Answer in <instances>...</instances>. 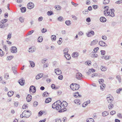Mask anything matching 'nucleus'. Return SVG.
<instances>
[{"instance_id": "obj_11", "label": "nucleus", "mask_w": 122, "mask_h": 122, "mask_svg": "<svg viewBox=\"0 0 122 122\" xmlns=\"http://www.w3.org/2000/svg\"><path fill=\"white\" fill-rule=\"evenodd\" d=\"M99 45L101 46H107V44L103 41H100L99 43Z\"/></svg>"}, {"instance_id": "obj_63", "label": "nucleus", "mask_w": 122, "mask_h": 122, "mask_svg": "<svg viewBox=\"0 0 122 122\" xmlns=\"http://www.w3.org/2000/svg\"><path fill=\"white\" fill-rule=\"evenodd\" d=\"M122 90V88H120L117 90V92L118 93H119L120 92V91Z\"/></svg>"}, {"instance_id": "obj_60", "label": "nucleus", "mask_w": 122, "mask_h": 122, "mask_svg": "<svg viewBox=\"0 0 122 122\" xmlns=\"http://www.w3.org/2000/svg\"><path fill=\"white\" fill-rule=\"evenodd\" d=\"M116 113V112L114 111H112L111 112L110 114L111 115H113Z\"/></svg>"}, {"instance_id": "obj_39", "label": "nucleus", "mask_w": 122, "mask_h": 122, "mask_svg": "<svg viewBox=\"0 0 122 122\" xmlns=\"http://www.w3.org/2000/svg\"><path fill=\"white\" fill-rule=\"evenodd\" d=\"M66 110V108H64L60 110L58 112H64Z\"/></svg>"}, {"instance_id": "obj_32", "label": "nucleus", "mask_w": 122, "mask_h": 122, "mask_svg": "<svg viewBox=\"0 0 122 122\" xmlns=\"http://www.w3.org/2000/svg\"><path fill=\"white\" fill-rule=\"evenodd\" d=\"M20 10H21V12L22 13H24L26 11V8L25 7H23L20 8Z\"/></svg>"}, {"instance_id": "obj_35", "label": "nucleus", "mask_w": 122, "mask_h": 122, "mask_svg": "<svg viewBox=\"0 0 122 122\" xmlns=\"http://www.w3.org/2000/svg\"><path fill=\"white\" fill-rule=\"evenodd\" d=\"M66 24L67 25H70L71 24V21L69 20H66L65 22Z\"/></svg>"}, {"instance_id": "obj_37", "label": "nucleus", "mask_w": 122, "mask_h": 122, "mask_svg": "<svg viewBox=\"0 0 122 122\" xmlns=\"http://www.w3.org/2000/svg\"><path fill=\"white\" fill-rule=\"evenodd\" d=\"M47 14L48 15H51L53 14V12L51 11H48L47 12Z\"/></svg>"}, {"instance_id": "obj_30", "label": "nucleus", "mask_w": 122, "mask_h": 122, "mask_svg": "<svg viewBox=\"0 0 122 122\" xmlns=\"http://www.w3.org/2000/svg\"><path fill=\"white\" fill-rule=\"evenodd\" d=\"M86 121L87 122H94V119L92 118L87 119Z\"/></svg>"}, {"instance_id": "obj_10", "label": "nucleus", "mask_w": 122, "mask_h": 122, "mask_svg": "<svg viewBox=\"0 0 122 122\" xmlns=\"http://www.w3.org/2000/svg\"><path fill=\"white\" fill-rule=\"evenodd\" d=\"M76 84L72 83L71 84L70 86V87L71 89L73 90H76Z\"/></svg>"}, {"instance_id": "obj_23", "label": "nucleus", "mask_w": 122, "mask_h": 122, "mask_svg": "<svg viewBox=\"0 0 122 122\" xmlns=\"http://www.w3.org/2000/svg\"><path fill=\"white\" fill-rule=\"evenodd\" d=\"M105 86V84H101L100 86L101 90H104Z\"/></svg>"}, {"instance_id": "obj_58", "label": "nucleus", "mask_w": 122, "mask_h": 122, "mask_svg": "<svg viewBox=\"0 0 122 122\" xmlns=\"http://www.w3.org/2000/svg\"><path fill=\"white\" fill-rule=\"evenodd\" d=\"M38 103L37 102L35 101L34 103V106L35 107H36L38 105Z\"/></svg>"}, {"instance_id": "obj_15", "label": "nucleus", "mask_w": 122, "mask_h": 122, "mask_svg": "<svg viewBox=\"0 0 122 122\" xmlns=\"http://www.w3.org/2000/svg\"><path fill=\"white\" fill-rule=\"evenodd\" d=\"M32 98V97L31 95H30L28 94L27 96V97L26 98V100L27 101L29 102H30Z\"/></svg>"}, {"instance_id": "obj_21", "label": "nucleus", "mask_w": 122, "mask_h": 122, "mask_svg": "<svg viewBox=\"0 0 122 122\" xmlns=\"http://www.w3.org/2000/svg\"><path fill=\"white\" fill-rule=\"evenodd\" d=\"M109 57L110 56H103L101 57V58L102 59H104L107 60L109 59Z\"/></svg>"}, {"instance_id": "obj_57", "label": "nucleus", "mask_w": 122, "mask_h": 122, "mask_svg": "<svg viewBox=\"0 0 122 122\" xmlns=\"http://www.w3.org/2000/svg\"><path fill=\"white\" fill-rule=\"evenodd\" d=\"M47 31V30L45 28H43L41 30V32L42 33H44Z\"/></svg>"}, {"instance_id": "obj_45", "label": "nucleus", "mask_w": 122, "mask_h": 122, "mask_svg": "<svg viewBox=\"0 0 122 122\" xmlns=\"http://www.w3.org/2000/svg\"><path fill=\"white\" fill-rule=\"evenodd\" d=\"M4 78L6 80L9 78V75L8 74H6L4 75Z\"/></svg>"}, {"instance_id": "obj_42", "label": "nucleus", "mask_w": 122, "mask_h": 122, "mask_svg": "<svg viewBox=\"0 0 122 122\" xmlns=\"http://www.w3.org/2000/svg\"><path fill=\"white\" fill-rule=\"evenodd\" d=\"M13 56H8L7 58V59L8 60H11L13 58Z\"/></svg>"}, {"instance_id": "obj_14", "label": "nucleus", "mask_w": 122, "mask_h": 122, "mask_svg": "<svg viewBox=\"0 0 122 122\" xmlns=\"http://www.w3.org/2000/svg\"><path fill=\"white\" fill-rule=\"evenodd\" d=\"M55 72L56 74L59 75H60L61 73V71L59 68H57L55 69Z\"/></svg>"}, {"instance_id": "obj_64", "label": "nucleus", "mask_w": 122, "mask_h": 122, "mask_svg": "<svg viewBox=\"0 0 122 122\" xmlns=\"http://www.w3.org/2000/svg\"><path fill=\"white\" fill-rule=\"evenodd\" d=\"M56 122H61V119H57L56 120Z\"/></svg>"}, {"instance_id": "obj_61", "label": "nucleus", "mask_w": 122, "mask_h": 122, "mask_svg": "<svg viewBox=\"0 0 122 122\" xmlns=\"http://www.w3.org/2000/svg\"><path fill=\"white\" fill-rule=\"evenodd\" d=\"M43 19V17H42L41 16L38 18V21H41Z\"/></svg>"}, {"instance_id": "obj_4", "label": "nucleus", "mask_w": 122, "mask_h": 122, "mask_svg": "<svg viewBox=\"0 0 122 122\" xmlns=\"http://www.w3.org/2000/svg\"><path fill=\"white\" fill-rule=\"evenodd\" d=\"M106 99L108 102L111 103L113 100V98L112 95H108L106 97Z\"/></svg>"}, {"instance_id": "obj_52", "label": "nucleus", "mask_w": 122, "mask_h": 122, "mask_svg": "<svg viewBox=\"0 0 122 122\" xmlns=\"http://www.w3.org/2000/svg\"><path fill=\"white\" fill-rule=\"evenodd\" d=\"M11 34L9 33L7 36V39L8 40H9L11 37Z\"/></svg>"}, {"instance_id": "obj_3", "label": "nucleus", "mask_w": 122, "mask_h": 122, "mask_svg": "<svg viewBox=\"0 0 122 122\" xmlns=\"http://www.w3.org/2000/svg\"><path fill=\"white\" fill-rule=\"evenodd\" d=\"M114 11L115 10L114 9H111L109 11H107V14H108L107 15H109L113 17H114L115 15V14L114 13Z\"/></svg>"}, {"instance_id": "obj_27", "label": "nucleus", "mask_w": 122, "mask_h": 122, "mask_svg": "<svg viewBox=\"0 0 122 122\" xmlns=\"http://www.w3.org/2000/svg\"><path fill=\"white\" fill-rule=\"evenodd\" d=\"M55 7L57 10H60L61 9V7L59 5H56L55 6Z\"/></svg>"}, {"instance_id": "obj_55", "label": "nucleus", "mask_w": 122, "mask_h": 122, "mask_svg": "<svg viewBox=\"0 0 122 122\" xmlns=\"http://www.w3.org/2000/svg\"><path fill=\"white\" fill-rule=\"evenodd\" d=\"M51 87L53 89H56L57 88L55 87V86L54 84H52L51 85Z\"/></svg>"}, {"instance_id": "obj_25", "label": "nucleus", "mask_w": 122, "mask_h": 122, "mask_svg": "<svg viewBox=\"0 0 122 122\" xmlns=\"http://www.w3.org/2000/svg\"><path fill=\"white\" fill-rule=\"evenodd\" d=\"M114 107V105L110 103L108 106V108L109 109H112Z\"/></svg>"}, {"instance_id": "obj_22", "label": "nucleus", "mask_w": 122, "mask_h": 122, "mask_svg": "<svg viewBox=\"0 0 122 122\" xmlns=\"http://www.w3.org/2000/svg\"><path fill=\"white\" fill-rule=\"evenodd\" d=\"M100 21L102 22H104L106 21V18L103 17H101L100 19Z\"/></svg>"}, {"instance_id": "obj_44", "label": "nucleus", "mask_w": 122, "mask_h": 122, "mask_svg": "<svg viewBox=\"0 0 122 122\" xmlns=\"http://www.w3.org/2000/svg\"><path fill=\"white\" fill-rule=\"evenodd\" d=\"M4 54V52L1 49H0V56H3Z\"/></svg>"}, {"instance_id": "obj_49", "label": "nucleus", "mask_w": 122, "mask_h": 122, "mask_svg": "<svg viewBox=\"0 0 122 122\" xmlns=\"http://www.w3.org/2000/svg\"><path fill=\"white\" fill-rule=\"evenodd\" d=\"M87 105V103L85 102L84 103H83L82 105V107H85Z\"/></svg>"}, {"instance_id": "obj_38", "label": "nucleus", "mask_w": 122, "mask_h": 122, "mask_svg": "<svg viewBox=\"0 0 122 122\" xmlns=\"http://www.w3.org/2000/svg\"><path fill=\"white\" fill-rule=\"evenodd\" d=\"M89 11L88 9L85 10L83 11V13L84 14H87L89 12Z\"/></svg>"}, {"instance_id": "obj_40", "label": "nucleus", "mask_w": 122, "mask_h": 122, "mask_svg": "<svg viewBox=\"0 0 122 122\" xmlns=\"http://www.w3.org/2000/svg\"><path fill=\"white\" fill-rule=\"evenodd\" d=\"M110 2L109 0H104L103 4H108Z\"/></svg>"}, {"instance_id": "obj_20", "label": "nucleus", "mask_w": 122, "mask_h": 122, "mask_svg": "<svg viewBox=\"0 0 122 122\" xmlns=\"http://www.w3.org/2000/svg\"><path fill=\"white\" fill-rule=\"evenodd\" d=\"M64 56L66 59L68 60H70L71 58L70 55L68 54H65Z\"/></svg>"}, {"instance_id": "obj_2", "label": "nucleus", "mask_w": 122, "mask_h": 122, "mask_svg": "<svg viewBox=\"0 0 122 122\" xmlns=\"http://www.w3.org/2000/svg\"><path fill=\"white\" fill-rule=\"evenodd\" d=\"M22 114H24V117L27 118L29 117L31 115V112L30 111H29V110H27L24 111Z\"/></svg>"}, {"instance_id": "obj_18", "label": "nucleus", "mask_w": 122, "mask_h": 122, "mask_svg": "<svg viewBox=\"0 0 122 122\" xmlns=\"http://www.w3.org/2000/svg\"><path fill=\"white\" fill-rule=\"evenodd\" d=\"M109 112L107 111H105L102 113V116L103 117H106L109 115Z\"/></svg>"}, {"instance_id": "obj_24", "label": "nucleus", "mask_w": 122, "mask_h": 122, "mask_svg": "<svg viewBox=\"0 0 122 122\" xmlns=\"http://www.w3.org/2000/svg\"><path fill=\"white\" fill-rule=\"evenodd\" d=\"M14 92L13 91H11L8 92L7 93V95L9 97H11L13 94Z\"/></svg>"}, {"instance_id": "obj_56", "label": "nucleus", "mask_w": 122, "mask_h": 122, "mask_svg": "<svg viewBox=\"0 0 122 122\" xmlns=\"http://www.w3.org/2000/svg\"><path fill=\"white\" fill-rule=\"evenodd\" d=\"M117 78L118 80V81H119V82H121V79L120 78V76H117L116 77Z\"/></svg>"}, {"instance_id": "obj_47", "label": "nucleus", "mask_w": 122, "mask_h": 122, "mask_svg": "<svg viewBox=\"0 0 122 122\" xmlns=\"http://www.w3.org/2000/svg\"><path fill=\"white\" fill-rule=\"evenodd\" d=\"M28 107V106L27 105L25 104H24L22 106V108L23 109H26V108Z\"/></svg>"}, {"instance_id": "obj_5", "label": "nucleus", "mask_w": 122, "mask_h": 122, "mask_svg": "<svg viewBox=\"0 0 122 122\" xmlns=\"http://www.w3.org/2000/svg\"><path fill=\"white\" fill-rule=\"evenodd\" d=\"M83 76L81 73L79 72L77 73V79L81 80L83 78Z\"/></svg>"}, {"instance_id": "obj_36", "label": "nucleus", "mask_w": 122, "mask_h": 122, "mask_svg": "<svg viewBox=\"0 0 122 122\" xmlns=\"http://www.w3.org/2000/svg\"><path fill=\"white\" fill-rule=\"evenodd\" d=\"M68 51V49L67 48H66L64 49L63 51L64 53L65 54H66Z\"/></svg>"}, {"instance_id": "obj_31", "label": "nucleus", "mask_w": 122, "mask_h": 122, "mask_svg": "<svg viewBox=\"0 0 122 122\" xmlns=\"http://www.w3.org/2000/svg\"><path fill=\"white\" fill-rule=\"evenodd\" d=\"M29 62L31 67H34L35 65L34 62L33 61H29Z\"/></svg>"}, {"instance_id": "obj_9", "label": "nucleus", "mask_w": 122, "mask_h": 122, "mask_svg": "<svg viewBox=\"0 0 122 122\" xmlns=\"http://www.w3.org/2000/svg\"><path fill=\"white\" fill-rule=\"evenodd\" d=\"M36 48L34 46L31 47L29 48L28 51L29 52L32 53L35 51Z\"/></svg>"}, {"instance_id": "obj_48", "label": "nucleus", "mask_w": 122, "mask_h": 122, "mask_svg": "<svg viewBox=\"0 0 122 122\" xmlns=\"http://www.w3.org/2000/svg\"><path fill=\"white\" fill-rule=\"evenodd\" d=\"M62 40V39L61 38H60L59 39V40L57 41V43L59 45H60L61 44V43L62 42L61 41Z\"/></svg>"}, {"instance_id": "obj_62", "label": "nucleus", "mask_w": 122, "mask_h": 122, "mask_svg": "<svg viewBox=\"0 0 122 122\" xmlns=\"http://www.w3.org/2000/svg\"><path fill=\"white\" fill-rule=\"evenodd\" d=\"M47 60V59H46L45 58L44 59L42 60L41 61V62L43 64L45 63L46 62V61Z\"/></svg>"}, {"instance_id": "obj_6", "label": "nucleus", "mask_w": 122, "mask_h": 122, "mask_svg": "<svg viewBox=\"0 0 122 122\" xmlns=\"http://www.w3.org/2000/svg\"><path fill=\"white\" fill-rule=\"evenodd\" d=\"M34 6V4L33 3L31 2H29L28 4L27 5V8L29 9H31L33 8Z\"/></svg>"}, {"instance_id": "obj_46", "label": "nucleus", "mask_w": 122, "mask_h": 122, "mask_svg": "<svg viewBox=\"0 0 122 122\" xmlns=\"http://www.w3.org/2000/svg\"><path fill=\"white\" fill-rule=\"evenodd\" d=\"M24 19L22 17H20L19 18V20L20 22L22 23H23L24 22Z\"/></svg>"}, {"instance_id": "obj_28", "label": "nucleus", "mask_w": 122, "mask_h": 122, "mask_svg": "<svg viewBox=\"0 0 122 122\" xmlns=\"http://www.w3.org/2000/svg\"><path fill=\"white\" fill-rule=\"evenodd\" d=\"M51 100V99L50 98H47L45 100V102L46 103H48L50 102Z\"/></svg>"}, {"instance_id": "obj_26", "label": "nucleus", "mask_w": 122, "mask_h": 122, "mask_svg": "<svg viewBox=\"0 0 122 122\" xmlns=\"http://www.w3.org/2000/svg\"><path fill=\"white\" fill-rule=\"evenodd\" d=\"M49 93L47 92H44L43 94V97H48L49 96Z\"/></svg>"}, {"instance_id": "obj_7", "label": "nucleus", "mask_w": 122, "mask_h": 122, "mask_svg": "<svg viewBox=\"0 0 122 122\" xmlns=\"http://www.w3.org/2000/svg\"><path fill=\"white\" fill-rule=\"evenodd\" d=\"M94 32L93 31H91L86 33L87 37H89L93 36L94 35Z\"/></svg>"}, {"instance_id": "obj_12", "label": "nucleus", "mask_w": 122, "mask_h": 122, "mask_svg": "<svg viewBox=\"0 0 122 122\" xmlns=\"http://www.w3.org/2000/svg\"><path fill=\"white\" fill-rule=\"evenodd\" d=\"M25 81L22 78L20 79L18 81L19 84L21 86L23 85L25 83Z\"/></svg>"}, {"instance_id": "obj_19", "label": "nucleus", "mask_w": 122, "mask_h": 122, "mask_svg": "<svg viewBox=\"0 0 122 122\" xmlns=\"http://www.w3.org/2000/svg\"><path fill=\"white\" fill-rule=\"evenodd\" d=\"M8 25L7 24L4 25V24L0 22V28H4L5 26H7Z\"/></svg>"}, {"instance_id": "obj_43", "label": "nucleus", "mask_w": 122, "mask_h": 122, "mask_svg": "<svg viewBox=\"0 0 122 122\" xmlns=\"http://www.w3.org/2000/svg\"><path fill=\"white\" fill-rule=\"evenodd\" d=\"M51 38L52 40H56V36L55 35H52L51 36Z\"/></svg>"}, {"instance_id": "obj_1", "label": "nucleus", "mask_w": 122, "mask_h": 122, "mask_svg": "<svg viewBox=\"0 0 122 122\" xmlns=\"http://www.w3.org/2000/svg\"><path fill=\"white\" fill-rule=\"evenodd\" d=\"M52 108L58 110L61 109L62 108L61 102L58 100L55 102L52 105Z\"/></svg>"}, {"instance_id": "obj_51", "label": "nucleus", "mask_w": 122, "mask_h": 122, "mask_svg": "<svg viewBox=\"0 0 122 122\" xmlns=\"http://www.w3.org/2000/svg\"><path fill=\"white\" fill-rule=\"evenodd\" d=\"M81 97V95L79 94V92H77V99L79 97L80 98Z\"/></svg>"}, {"instance_id": "obj_41", "label": "nucleus", "mask_w": 122, "mask_h": 122, "mask_svg": "<svg viewBox=\"0 0 122 122\" xmlns=\"http://www.w3.org/2000/svg\"><path fill=\"white\" fill-rule=\"evenodd\" d=\"M99 49V48L98 47L95 48L93 50V51L92 52V53H94L96 52Z\"/></svg>"}, {"instance_id": "obj_34", "label": "nucleus", "mask_w": 122, "mask_h": 122, "mask_svg": "<svg viewBox=\"0 0 122 122\" xmlns=\"http://www.w3.org/2000/svg\"><path fill=\"white\" fill-rule=\"evenodd\" d=\"M100 68L101 70L103 71H105L106 70V67L103 66H102Z\"/></svg>"}, {"instance_id": "obj_54", "label": "nucleus", "mask_w": 122, "mask_h": 122, "mask_svg": "<svg viewBox=\"0 0 122 122\" xmlns=\"http://www.w3.org/2000/svg\"><path fill=\"white\" fill-rule=\"evenodd\" d=\"M7 21V19H5L4 20H2L1 21H0V22H1L4 24V23H5Z\"/></svg>"}, {"instance_id": "obj_50", "label": "nucleus", "mask_w": 122, "mask_h": 122, "mask_svg": "<svg viewBox=\"0 0 122 122\" xmlns=\"http://www.w3.org/2000/svg\"><path fill=\"white\" fill-rule=\"evenodd\" d=\"M3 48L5 50V51H7L8 49L7 47L5 46L4 45L3 46Z\"/></svg>"}, {"instance_id": "obj_17", "label": "nucleus", "mask_w": 122, "mask_h": 122, "mask_svg": "<svg viewBox=\"0 0 122 122\" xmlns=\"http://www.w3.org/2000/svg\"><path fill=\"white\" fill-rule=\"evenodd\" d=\"M68 104L65 101H63L62 102H61V105L63 107H66Z\"/></svg>"}, {"instance_id": "obj_59", "label": "nucleus", "mask_w": 122, "mask_h": 122, "mask_svg": "<svg viewBox=\"0 0 122 122\" xmlns=\"http://www.w3.org/2000/svg\"><path fill=\"white\" fill-rule=\"evenodd\" d=\"M34 31V30L30 31L28 32L27 35H31L32 33Z\"/></svg>"}, {"instance_id": "obj_8", "label": "nucleus", "mask_w": 122, "mask_h": 122, "mask_svg": "<svg viewBox=\"0 0 122 122\" xmlns=\"http://www.w3.org/2000/svg\"><path fill=\"white\" fill-rule=\"evenodd\" d=\"M36 88L34 86H31L30 87L29 89L30 92H32L33 93H34L36 92Z\"/></svg>"}, {"instance_id": "obj_29", "label": "nucleus", "mask_w": 122, "mask_h": 122, "mask_svg": "<svg viewBox=\"0 0 122 122\" xmlns=\"http://www.w3.org/2000/svg\"><path fill=\"white\" fill-rule=\"evenodd\" d=\"M98 81L100 84H104L103 82L104 81V80L103 79H100L98 80Z\"/></svg>"}, {"instance_id": "obj_33", "label": "nucleus", "mask_w": 122, "mask_h": 122, "mask_svg": "<svg viewBox=\"0 0 122 122\" xmlns=\"http://www.w3.org/2000/svg\"><path fill=\"white\" fill-rule=\"evenodd\" d=\"M43 38L42 37H39L38 39V42H41L42 41Z\"/></svg>"}, {"instance_id": "obj_16", "label": "nucleus", "mask_w": 122, "mask_h": 122, "mask_svg": "<svg viewBox=\"0 0 122 122\" xmlns=\"http://www.w3.org/2000/svg\"><path fill=\"white\" fill-rule=\"evenodd\" d=\"M98 41L97 40H95L92 41L90 44L91 46H94L98 42Z\"/></svg>"}, {"instance_id": "obj_13", "label": "nucleus", "mask_w": 122, "mask_h": 122, "mask_svg": "<svg viewBox=\"0 0 122 122\" xmlns=\"http://www.w3.org/2000/svg\"><path fill=\"white\" fill-rule=\"evenodd\" d=\"M17 50L16 47L13 46L11 47V52L13 53H16L17 52Z\"/></svg>"}, {"instance_id": "obj_53", "label": "nucleus", "mask_w": 122, "mask_h": 122, "mask_svg": "<svg viewBox=\"0 0 122 122\" xmlns=\"http://www.w3.org/2000/svg\"><path fill=\"white\" fill-rule=\"evenodd\" d=\"M72 57H76V52H74L73 53L71 56Z\"/></svg>"}]
</instances>
